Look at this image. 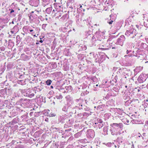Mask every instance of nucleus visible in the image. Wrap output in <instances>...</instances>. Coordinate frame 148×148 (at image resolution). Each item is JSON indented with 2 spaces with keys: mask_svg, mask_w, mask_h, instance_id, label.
<instances>
[{
  "mask_svg": "<svg viewBox=\"0 0 148 148\" xmlns=\"http://www.w3.org/2000/svg\"><path fill=\"white\" fill-rule=\"evenodd\" d=\"M143 69V67L141 66H138L136 67V69L134 70L136 72H138L142 71Z\"/></svg>",
  "mask_w": 148,
  "mask_h": 148,
  "instance_id": "obj_2",
  "label": "nucleus"
},
{
  "mask_svg": "<svg viewBox=\"0 0 148 148\" xmlns=\"http://www.w3.org/2000/svg\"><path fill=\"white\" fill-rule=\"evenodd\" d=\"M147 62H148V61L146 62L145 63H147Z\"/></svg>",
  "mask_w": 148,
  "mask_h": 148,
  "instance_id": "obj_16",
  "label": "nucleus"
},
{
  "mask_svg": "<svg viewBox=\"0 0 148 148\" xmlns=\"http://www.w3.org/2000/svg\"><path fill=\"white\" fill-rule=\"evenodd\" d=\"M33 31V30L32 29H30V32H32V31Z\"/></svg>",
  "mask_w": 148,
  "mask_h": 148,
  "instance_id": "obj_9",
  "label": "nucleus"
},
{
  "mask_svg": "<svg viewBox=\"0 0 148 148\" xmlns=\"http://www.w3.org/2000/svg\"><path fill=\"white\" fill-rule=\"evenodd\" d=\"M82 7V6L81 5L80 6V8H81Z\"/></svg>",
  "mask_w": 148,
  "mask_h": 148,
  "instance_id": "obj_14",
  "label": "nucleus"
},
{
  "mask_svg": "<svg viewBox=\"0 0 148 148\" xmlns=\"http://www.w3.org/2000/svg\"><path fill=\"white\" fill-rule=\"evenodd\" d=\"M11 32L12 33V34H13V33H14V32L13 31H11Z\"/></svg>",
  "mask_w": 148,
  "mask_h": 148,
  "instance_id": "obj_12",
  "label": "nucleus"
},
{
  "mask_svg": "<svg viewBox=\"0 0 148 148\" xmlns=\"http://www.w3.org/2000/svg\"><path fill=\"white\" fill-rule=\"evenodd\" d=\"M127 86H125V87L126 88H127Z\"/></svg>",
  "mask_w": 148,
  "mask_h": 148,
  "instance_id": "obj_13",
  "label": "nucleus"
},
{
  "mask_svg": "<svg viewBox=\"0 0 148 148\" xmlns=\"http://www.w3.org/2000/svg\"><path fill=\"white\" fill-rule=\"evenodd\" d=\"M98 86V84H97V85H96V86Z\"/></svg>",
  "mask_w": 148,
  "mask_h": 148,
  "instance_id": "obj_15",
  "label": "nucleus"
},
{
  "mask_svg": "<svg viewBox=\"0 0 148 148\" xmlns=\"http://www.w3.org/2000/svg\"><path fill=\"white\" fill-rule=\"evenodd\" d=\"M145 133H144L143 134V135L144 136H145Z\"/></svg>",
  "mask_w": 148,
  "mask_h": 148,
  "instance_id": "obj_11",
  "label": "nucleus"
},
{
  "mask_svg": "<svg viewBox=\"0 0 148 148\" xmlns=\"http://www.w3.org/2000/svg\"><path fill=\"white\" fill-rule=\"evenodd\" d=\"M132 148H134V146L133 145H132Z\"/></svg>",
  "mask_w": 148,
  "mask_h": 148,
  "instance_id": "obj_8",
  "label": "nucleus"
},
{
  "mask_svg": "<svg viewBox=\"0 0 148 148\" xmlns=\"http://www.w3.org/2000/svg\"><path fill=\"white\" fill-rule=\"evenodd\" d=\"M56 97L57 99H62L63 97L61 95H59L56 96Z\"/></svg>",
  "mask_w": 148,
  "mask_h": 148,
  "instance_id": "obj_4",
  "label": "nucleus"
},
{
  "mask_svg": "<svg viewBox=\"0 0 148 148\" xmlns=\"http://www.w3.org/2000/svg\"><path fill=\"white\" fill-rule=\"evenodd\" d=\"M39 42L41 43H42L43 42V41L42 40H40Z\"/></svg>",
  "mask_w": 148,
  "mask_h": 148,
  "instance_id": "obj_7",
  "label": "nucleus"
},
{
  "mask_svg": "<svg viewBox=\"0 0 148 148\" xmlns=\"http://www.w3.org/2000/svg\"><path fill=\"white\" fill-rule=\"evenodd\" d=\"M38 44V43H36V44Z\"/></svg>",
  "mask_w": 148,
  "mask_h": 148,
  "instance_id": "obj_18",
  "label": "nucleus"
},
{
  "mask_svg": "<svg viewBox=\"0 0 148 148\" xmlns=\"http://www.w3.org/2000/svg\"><path fill=\"white\" fill-rule=\"evenodd\" d=\"M114 125L115 126L117 127H118L120 128H121L123 127V124L121 123H119V124L113 123V124L110 125V126L112 127H113Z\"/></svg>",
  "mask_w": 148,
  "mask_h": 148,
  "instance_id": "obj_1",
  "label": "nucleus"
},
{
  "mask_svg": "<svg viewBox=\"0 0 148 148\" xmlns=\"http://www.w3.org/2000/svg\"><path fill=\"white\" fill-rule=\"evenodd\" d=\"M127 122L128 123L129 122V121H127Z\"/></svg>",
  "mask_w": 148,
  "mask_h": 148,
  "instance_id": "obj_17",
  "label": "nucleus"
},
{
  "mask_svg": "<svg viewBox=\"0 0 148 148\" xmlns=\"http://www.w3.org/2000/svg\"><path fill=\"white\" fill-rule=\"evenodd\" d=\"M113 22V21L112 20H111L109 22H108V23L110 24L111 25L112 24V23Z\"/></svg>",
  "mask_w": 148,
  "mask_h": 148,
  "instance_id": "obj_5",
  "label": "nucleus"
},
{
  "mask_svg": "<svg viewBox=\"0 0 148 148\" xmlns=\"http://www.w3.org/2000/svg\"><path fill=\"white\" fill-rule=\"evenodd\" d=\"M34 36H35V35H34Z\"/></svg>",
  "mask_w": 148,
  "mask_h": 148,
  "instance_id": "obj_20",
  "label": "nucleus"
},
{
  "mask_svg": "<svg viewBox=\"0 0 148 148\" xmlns=\"http://www.w3.org/2000/svg\"><path fill=\"white\" fill-rule=\"evenodd\" d=\"M55 115L52 114V116H55Z\"/></svg>",
  "mask_w": 148,
  "mask_h": 148,
  "instance_id": "obj_10",
  "label": "nucleus"
},
{
  "mask_svg": "<svg viewBox=\"0 0 148 148\" xmlns=\"http://www.w3.org/2000/svg\"><path fill=\"white\" fill-rule=\"evenodd\" d=\"M14 12V10H12L10 12V13H11Z\"/></svg>",
  "mask_w": 148,
  "mask_h": 148,
  "instance_id": "obj_6",
  "label": "nucleus"
},
{
  "mask_svg": "<svg viewBox=\"0 0 148 148\" xmlns=\"http://www.w3.org/2000/svg\"><path fill=\"white\" fill-rule=\"evenodd\" d=\"M52 82L51 81L50 79H48L46 81V84L47 85H50Z\"/></svg>",
  "mask_w": 148,
  "mask_h": 148,
  "instance_id": "obj_3",
  "label": "nucleus"
},
{
  "mask_svg": "<svg viewBox=\"0 0 148 148\" xmlns=\"http://www.w3.org/2000/svg\"><path fill=\"white\" fill-rule=\"evenodd\" d=\"M143 139H144V138H143Z\"/></svg>",
  "mask_w": 148,
  "mask_h": 148,
  "instance_id": "obj_19",
  "label": "nucleus"
}]
</instances>
